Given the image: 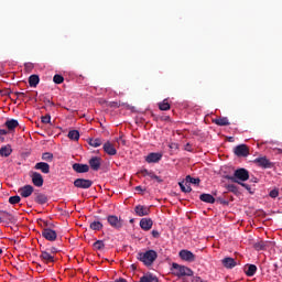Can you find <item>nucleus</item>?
Listing matches in <instances>:
<instances>
[{
	"instance_id": "nucleus-1",
	"label": "nucleus",
	"mask_w": 282,
	"mask_h": 282,
	"mask_svg": "<svg viewBox=\"0 0 282 282\" xmlns=\"http://www.w3.org/2000/svg\"><path fill=\"white\" fill-rule=\"evenodd\" d=\"M226 180H230L235 184H241L242 182H248L250 180V172L248 170L241 167L234 172V175L225 176Z\"/></svg>"
},
{
	"instance_id": "nucleus-2",
	"label": "nucleus",
	"mask_w": 282,
	"mask_h": 282,
	"mask_svg": "<svg viewBox=\"0 0 282 282\" xmlns=\"http://www.w3.org/2000/svg\"><path fill=\"white\" fill-rule=\"evenodd\" d=\"M137 259L144 263V265H153L155 259H158V252H155V250L140 252L138 253Z\"/></svg>"
},
{
	"instance_id": "nucleus-3",
	"label": "nucleus",
	"mask_w": 282,
	"mask_h": 282,
	"mask_svg": "<svg viewBox=\"0 0 282 282\" xmlns=\"http://www.w3.org/2000/svg\"><path fill=\"white\" fill-rule=\"evenodd\" d=\"M178 257H180L181 261H184V263H195V261L197 259V256H195V253H193L188 249H182L178 252Z\"/></svg>"
},
{
	"instance_id": "nucleus-4",
	"label": "nucleus",
	"mask_w": 282,
	"mask_h": 282,
	"mask_svg": "<svg viewBox=\"0 0 282 282\" xmlns=\"http://www.w3.org/2000/svg\"><path fill=\"white\" fill-rule=\"evenodd\" d=\"M194 272L193 269L177 264V279H183V281L186 279V276H193Z\"/></svg>"
},
{
	"instance_id": "nucleus-5",
	"label": "nucleus",
	"mask_w": 282,
	"mask_h": 282,
	"mask_svg": "<svg viewBox=\"0 0 282 282\" xmlns=\"http://www.w3.org/2000/svg\"><path fill=\"white\" fill-rule=\"evenodd\" d=\"M107 221L110 224L111 228H115L116 230H120V228H122L124 225V221L116 215L108 216Z\"/></svg>"
},
{
	"instance_id": "nucleus-6",
	"label": "nucleus",
	"mask_w": 282,
	"mask_h": 282,
	"mask_svg": "<svg viewBox=\"0 0 282 282\" xmlns=\"http://www.w3.org/2000/svg\"><path fill=\"white\" fill-rule=\"evenodd\" d=\"M94 185V182L91 180H87V178H77L74 181V186L76 188H91V186Z\"/></svg>"
},
{
	"instance_id": "nucleus-7",
	"label": "nucleus",
	"mask_w": 282,
	"mask_h": 282,
	"mask_svg": "<svg viewBox=\"0 0 282 282\" xmlns=\"http://www.w3.org/2000/svg\"><path fill=\"white\" fill-rule=\"evenodd\" d=\"M253 164L260 166V169H272V162L267 156H260L253 160Z\"/></svg>"
},
{
	"instance_id": "nucleus-8",
	"label": "nucleus",
	"mask_w": 282,
	"mask_h": 282,
	"mask_svg": "<svg viewBox=\"0 0 282 282\" xmlns=\"http://www.w3.org/2000/svg\"><path fill=\"white\" fill-rule=\"evenodd\" d=\"M42 237H44V239H46V241H56L58 235L56 234L55 230H53L51 228H44L42 230Z\"/></svg>"
},
{
	"instance_id": "nucleus-9",
	"label": "nucleus",
	"mask_w": 282,
	"mask_h": 282,
	"mask_svg": "<svg viewBox=\"0 0 282 282\" xmlns=\"http://www.w3.org/2000/svg\"><path fill=\"white\" fill-rule=\"evenodd\" d=\"M235 155L238 158H248L250 155V150H248V145L240 144L235 148Z\"/></svg>"
},
{
	"instance_id": "nucleus-10",
	"label": "nucleus",
	"mask_w": 282,
	"mask_h": 282,
	"mask_svg": "<svg viewBox=\"0 0 282 282\" xmlns=\"http://www.w3.org/2000/svg\"><path fill=\"white\" fill-rule=\"evenodd\" d=\"M31 180H32L33 186H36L37 188H41V186H43V184L45 182L43 180V175L39 172H33L31 174Z\"/></svg>"
},
{
	"instance_id": "nucleus-11",
	"label": "nucleus",
	"mask_w": 282,
	"mask_h": 282,
	"mask_svg": "<svg viewBox=\"0 0 282 282\" xmlns=\"http://www.w3.org/2000/svg\"><path fill=\"white\" fill-rule=\"evenodd\" d=\"M160 160H162V153H158V152L149 153L145 156V162H148V164H155L160 162Z\"/></svg>"
},
{
	"instance_id": "nucleus-12",
	"label": "nucleus",
	"mask_w": 282,
	"mask_h": 282,
	"mask_svg": "<svg viewBox=\"0 0 282 282\" xmlns=\"http://www.w3.org/2000/svg\"><path fill=\"white\" fill-rule=\"evenodd\" d=\"M134 213L138 217H147V215H150L151 209L144 205H137L134 207Z\"/></svg>"
},
{
	"instance_id": "nucleus-13",
	"label": "nucleus",
	"mask_w": 282,
	"mask_h": 282,
	"mask_svg": "<svg viewBox=\"0 0 282 282\" xmlns=\"http://www.w3.org/2000/svg\"><path fill=\"white\" fill-rule=\"evenodd\" d=\"M221 263L224 265V268H226L227 270H232V268H237V261L235 260V258H224L221 260Z\"/></svg>"
},
{
	"instance_id": "nucleus-14",
	"label": "nucleus",
	"mask_w": 282,
	"mask_h": 282,
	"mask_svg": "<svg viewBox=\"0 0 282 282\" xmlns=\"http://www.w3.org/2000/svg\"><path fill=\"white\" fill-rule=\"evenodd\" d=\"M102 159L99 156H94L88 161V164L93 171H100V164Z\"/></svg>"
},
{
	"instance_id": "nucleus-15",
	"label": "nucleus",
	"mask_w": 282,
	"mask_h": 282,
	"mask_svg": "<svg viewBox=\"0 0 282 282\" xmlns=\"http://www.w3.org/2000/svg\"><path fill=\"white\" fill-rule=\"evenodd\" d=\"M21 197H30L34 193V187L32 185H24L19 188Z\"/></svg>"
},
{
	"instance_id": "nucleus-16",
	"label": "nucleus",
	"mask_w": 282,
	"mask_h": 282,
	"mask_svg": "<svg viewBox=\"0 0 282 282\" xmlns=\"http://www.w3.org/2000/svg\"><path fill=\"white\" fill-rule=\"evenodd\" d=\"M104 151H105V153H107V155H117L118 154V150H116V147H113V144L109 141H107L104 144Z\"/></svg>"
},
{
	"instance_id": "nucleus-17",
	"label": "nucleus",
	"mask_w": 282,
	"mask_h": 282,
	"mask_svg": "<svg viewBox=\"0 0 282 282\" xmlns=\"http://www.w3.org/2000/svg\"><path fill=\"white\" fill-rule=\"evenodd\" d=\"M73 171H75L76 173H89V165L80 164V163H74L73 164Z\"/></svg>"
},
{
	"instance_id": "nucleus-18",
	"label": "nucleus",
	"mask_w": 282,
	"mask_h": 282,
	"mask_svg": "<svg viewBox=\"0 0 282 282\" xmlns=\"http://www.w3.org/2000/svg\"><path fill=\"white\" fill-rule=\"evenodd\" d=\"M140 227L142 230H151L153 228V220L151 218H142L140 220Z\"/></svg>"
},
{
	"instance_id": "nucleus-19",
	"label": "nucleus",
	"mask_w": 282,
	"mask_h": 282,
	"mask_svg": "<svg viewBox=\"0 0 282 282\" xmlns=\"http://www.w3.org/2000/svg\"><path fill=\"white\" fill-rule=\"evenodd\" d=\"M34 169L36 171H41L45 175H47V173H50V164L46 163V162H39V163H36Z\"/></svg>"
},
{
	"instance_id": "nucleus-20",
	"label": "nucleus",
	"mask_w": 282,
	"mask_h": 282,
	"mask_svg": "<svg viewBox=\"0 0 282 282\" xmlns=\"http://www.w3.org/2000/svg\"><path fill=\"white\" fill-rule=\"evenodd\" d=\"M12 155V145L7 144L0 148V158H10Z\"/></svg>"
},
{
	"instance_id": "nucleus-21",
	"label": "nucleus",
	"mask_w": 282,
	"mask_h": 282,
	"mask_svg": "<svg viewBox=\"0 0 282 282\" xmlns=\"http://www.w3.org/2000/svg\"><path fill=\"white\" fill-rule=\"evenodd\" d=\"M140 280L141 282H160L158 275H154L153 273H147L143 276H141Z\"/></svg>"
},
{
	"instance_id": "nucleus-22",
	"label": "nucleus",
	"mask_w": 282,
	"mask_h": 282,
	"mask_svg": "<svg viewBox=\"0 0 282 282\" xmlns=\"http://www.w3.org/2000/svg\"><path fill=\"white\" fill-rule=\"evenodd\" d=\"M200 202H204L205 204H215L216 199L213 195L203 193L199 195Z\"/></svg>"
},
{
	"instance_id": "nucleus-23",
	"label": "nucleus",
	"mask_w": 282,
	"mask_h": 282,
	"mask_svg": "<svg viewBox=\"0 0 282 282\" xmlns=\"http://www.w3.org/2000/svg\"><path fill=\"white\" fill-rule=\"evenodd\" d=\"M213 122L218 127H228L230 124L228 117H220V118L214 119Z\"/></svg>"
},
{
	"instance_id": "nucleus-24",
	"label": "nucleus",
	"mask_w": 282,
	"mask_h": 282,
	"mask_svg": "<svg viewBox=\"0 0 282 282\" xmlns=\"http://www.w3.org/2000/svg\"><path fill=\"white\" fill-rule=\"evenodd\" d=\"M245 274L247 276H254V274H257V265L254 264L245 265Z\"/></svg>"
},
{
	"instance_id": "nucleus-25",
	"label": "nucleus",
	"mask_w": 282,
	"mask_h": 282,
	"mask_svg": "<svg viewBox=\"0 0 282 282\" xmlns=\"http://www.w3.org/2000/svg\"><path fill=\"white\" fill-rule=\"evenodd\" d=\"M40 259H42L44 263H54V256L50 254L47 251H42Z\"/></svg>"
},
{
	"instance_id": "nucleus-26",
	"label": "nucleus",
	"mask_w": 282,
	"mask_h": 282,
	"mask_svg": "<svg viewBox=\"0 0 282 282\" xmlns=\"http://www.w3.org/2000/svg\"><path fill=\"white\" fill-rule=\"evenodd\" d=\"M4 126L9 131H14L17 127H19V121L17 119H9L4 122Z\"/></svg>"
},
{
	"instance_id": "nucleus-27",
	"label": "nucleus",
	"mask_w": 282,
	"mask_h": 282,
	"mask_svg": "<svg viewBox=\"0 0 282 282\" xmlns=\"http://www.w3.org/2000/svg\"><path fill=\"white\" fill-rule=\"evenodd\" d=\"M178 186H180L182 193H191L193 191V188H191L189 183H187L186 178H185V181L178 182Z\"/></svg>"
},
{
	"instance_id": "nucleus-28",
	"label": "nucleus",
	"mask_w": 282,
	"mask_h": 282,
	"mask_svg": "<svg viewBox=\"0 0 282 282\" xmlns=\"http://www.w3.org/2000/svg\"><path fill=\"white\" fill-rule=\"evenodd\" d=\"M39 83H41V78L39 77V75H31L29 77L30 87H36Z\"/></svg>"
},
{
	"instance_id": "nucleus-29",
	"label": "nucleus",
	"mask_w": 282,
	"mask_h": 282,
	"mask_svg": "<svg viewBox=\"0 0 282 282\" xmlns=\"http://www.w3.org/2000/svg\"><path fill=\"white\" fill-rule=\"evenodd\" d=\"M89 147H94V149H98V147L102 145V140L100 138L97 139H88Z\"/></svg>"
},
{
	"instance_id": "nucleus-30",
	"label": "nucleus",
	"mask_w": 282,
	"mask_h": 282,
	"mask_svg": "<svg viewBox=\"0 0 282 282\" xmlns=\"http://www.w3.org/2000/svg\"><path fill=\"white\" fill-rule=\"evenodd\" d=\"M253 248H254V250H258V251H260V250H267V248H268V242H265V241H263V240H260V241H258V242H254Z\"/></svg>"
},
{
	"instance_id": "nucleus-31",
	"label": "nucleus",
	"mask_w": 282,
	"mask_h": 282,
	"mask_svg": "<svg viewBox=\"0 0 282 282\" xmlns=\"http://www.w3.org/2000/svg\"><path fill=\"white\" fill-rule=\"evenodd\" d=\"M187 180V184H193L194 186H199V183L202 182V180H199V177H192L191 175H187L186 178Z\"/></svg>"
},
{
	"instance_id": "nucleus-32",
	"label": "nucleus",
	"mask_w": 282,
	"mask_h": 282,
	"mask_svg": "<svg viewBox=\"0 0 282 282\" xmlns=\"http://www.w3.org/2000/svg\"><path fill=\"white\" fill-rule=\"evenodd\" d=\"M36 204H47V196L45 194H37L35 196Z\"/></svg>"
},
{
	"instance_id": "nucleus-33",
	"label": "nucleus",
	"mask_w": 282,
	"mask_h": 282,
	"mask_svg": "<svg viewBox=\"0 0 282 282\" xmlns=\"http://www.w3.org/2000/svg\"><path fill=\"white\" fill-rule=\"evenodd\" d=\"M68 138H69V140H75V141H77V140L80 139V132H78V130H70V131L68 132Z\"/></svg>"
},
{
	"instance_id": "nucleus-34",
	"label": "nucleus",
	"mask_w": 282,
	"mask_h": 282,
	"mask_svg": "<svg viewBox=\"0 0 282 282\" xmlns=\"http://www.w3.org/2000/svg\"><path fill=\"white\" fill-rule=\"evenodd\" d=\"M159 109L161 111H169V109H171V104H169V100L164 99L162 102L159 104Z\"/></svg>"
},
{
	"instance_id": "nucleus-35",
	"label": "nucleus",
	"mask_w": 282,
	"mask_h": 282,
	"mask_svg": "<svg viewBox=\"0 0 282 282\" xmlns=\"http://www.w3.org/2000/svg\"><path fill=\"white\" fill-rule=\"evenodd\" d=\"M42 160L45 162H52V160H54V154L52 152H44L42 154Z\"/></svg>"
},
{
	"instance_id": "nucleus-36",
	"label": "nucleus",
	"mask_w": 282,
	"mask_h": 282,
	"mask_svg": "<svg viewBox=\"0 0 282 282\" xmlns=\"http://www.w3.org/2000/svg\"><path fill=\"white\" fill-rule=\"evenodd\" d=\"M91 230H102V223L100 221H93L90 223Z\"/></svg>"
},
{
	"instance_id": "nucleus-37",
	"label": "nucleus",
	"mask_w": 282,
	"mask_h": 282,
	"mask_svg": "<svg viewBox=\"0 0 282 282\" xmlns=\"http://www.w3.org/2000/svg\"><path fill=\"white\" fill-rule=\"evenodd\" d=\"M64 80H65V78L58 74L54 75V77H53V82L55 83V85H61L64 83Z\"/></svg>"
},
{
	"instance_id": "nucleus-38",
	"label": "nucleus",
	"mask_w": 282,
	"mask_h": 282,
	"mask_svg": "<svg viewBox=\"0 0 282 282\" xmlns=\"http://www.w3.org/2000/svg\"><path fill=\"white\" fill-rule=\"evenodd\" d=\"M94 248H96V250H104L105 242L102 240H97L96 242H94Z\"/></svg>"
},
{
	"instance_id": "nucleus-39",
	"label": "nucleus",
	"mask_w": 282,
	"mask_h": 282,
	"mask_svg": "<svg viewBox=\"0 0 282 282\" xmlns=\"http://www.w3.org/2000/svg\"><path fill=\"white\" fill-rule=\"evenodd\" d=\"M19 202H21V196L19 195L9 197V204L14 205V204H19Z\"/></svg>"
},
{
	"instance_id": "nucleus-40",
	"label": "nucleus",
	"mask_w": 282,
	"mask_h": 282,
	"mask_svg": "<svg viewBox=\"0 0 282 282\" xmlns=\"http://www.w3.org/2000/svg\"><path fill=\"white\" fill-rule=\"evenodd\" d=\"M227 191H229V193H235V194L239 193V189L236 187L235 184L227 185Z\"/></svg>"
},
{
	"instance_id": "nucleus-41",
	"label": "nucleus",
	"mask_w": 282,
	"mask_h": 282,
	"mask_svg": "<svg viewBox=\"0 0 282 282\" xmlns=\"http://www.w3.org/2000/svg\"><path fill=\"white\" fill-rule=\"evenodd\" d=\"M41 120H42L43 124H50V122H52V116H50V115L43 116L41 118Z\"/></svg>"
},
{
	"instance_id": "nucleus-42",
	"label": "nucleus",
	"mask_w": 282,
	"mask_h": 282,
	"mask_svg": "<svg viewBox=\"0 0 282 282\" xmlns=\"http://www.w3.org/2000/svg\"><path fill=\"white\" fill-rule=\"evenodd\" d=\"M150 180H156V182L160 184L162 183V178H160V176L155 175V173H150Z\"/></svg>"
},
{
	"instance_id": "nucleus-43",
	"label": "nucleus",
	"mask_w": 282,
	"mask_h": 282,
	"mask_svg": "<svg viewBox=\"0 0 282 282\" xmlns=\"http://www.w3.org/2000/svg\"><path fill=\"white\" fill-rule=\"evenodd\" d=\"M269 196L272 197V199H275V197H279V189H272L269 193Z\"/></svg>"
},
{
	"instance_id": "nucleus-44",
	"label": "nucleus",
	"mask_w": 282,
	"mask_h": 282,
	"mask_svg": "<svg viewBox=\"0 0 282 282\" xmlns=\"http://www.w3.org/2000/svg\"><path fill=\"white\" fill-rule=\"evenodd\" d=\"M216 202H218L219 204H223V206H228V200H226V199H224V198H221V197H218V198L216 199Z\"/></svg>"
},
{
	"instance_id": "nucleus-45",
	"label": "nucleus",
	"mask_w": 282,
	"mask_h": 282,
	"mask_svg": "<svg viewBox=\"0 0 282 282\" xmlns=\"http://www.w3.org/2000/svg\"><path fill=\"white\" fill-rule=\"evenodd\" d=\"M169 148H170L171 151H173V150L177 151V144L176 143H170Z\"/></svg>"
},
{
	"instance_id": "nucleus-46",
	"label": "nucleus",
	"mask_w": 282,
	"mask_h": 282,
	"mask_svg": "<svg viewBox=\"0 0 282 282\" xmlns=\"http://www.w3.org/2000/svg\"><path fill=\"white\" fill-rule=\"evenodd\" d=\"M14 96H17V98H25V93H19V91H15L14 93Z\"/></svg>"
},
{
	"instance_id": "nucleus-47",
	"label": "nucleus",
	"mask_w": 282,
	"mask_h": 282,
	"mask_svg": "<svg viewBox=\"0 0 282 282\" xmlns=\"http://www.w3.org/2000/svg\"><path fill=\"white\" fill-rule=\"evenodd\" d=\"M152 237H154V239H158L160 237V231L152 230Z\"/></svg>"
},
{
	"instance_id": "nucleus-48",
	"label": "nucleus",
	"mask_w": 282,
	"mask_h": 282,
	"mask_svg": "<svg viewBox=\"0 0 282 282\" xmlns=\"http://www.w3.org/2000/svg\"><path fill=\"white\" fill-rule=\"evenodd\" d=\"M240 186H242V188H246L247 191H250V185L246 184V183H239Z\"/></svg>"
},
{
	"instance_id": "nucleus-49",
	"label": "nucleus",
	"mask_w": 282,
	"mask_h": 282,
	"mask_svg": "<svg viewBox=\"0 0 282 282\" xmlns=\"http://www.w3.org/2000/svg\"><path fill=\"white\" fill-rule=\"evenodd\" d=\"M151 173H152V172H149L148 170H144V171L142 172V174H143L144 177H150Z\"/></svg>"
},
{
	"instance_id": "nucleus-50",
	"label": "nucleus",
	"mask_w": 282,
	"mask_h": 282,
	"mask_svg": "<svg viewBox=\"0 0 282 282\" xmlns=\"http://www.w3.org/2000/svg\"><path fill=\"white\" fill-rule=\"evenodd\" d=\"M110 107H116V108H118V107H120V104H118V101H111V102H110Z\"/></svg>"
},
{
	"instance_id": "nucleus-51",
	"label": "nucleus",
	"mask_w": 282,
	"mask_h": 282,
	"mask_svg": "<svg viewBox=\"0 0 282 282\" xmlns=\"http://www.w3.org/2000/svg\"><path fill=\"white\" fill-rule=\"evenodd\" d=\"M0 135H8V130L0 129Z\"/></svg>"
},
{
	"instance_id": "nucleus-52",
	"label": "nucleus",
	"mask_w": 282,
	"mask_h": 282,
	"mask_svg": "<svg viewBox=\"0 0 282 282\" xmlns=\"http://www.w3.org/2000/svg\"><path fill=\"white\" fill-rule=\"evenodd\" d=\"M113 282H128V281L124 278H119V279L115 280Z\"/></svg>"
},
{
	"instance_id": "nucleus-53",
	"label": "nucleus",
	"mask_w": 282,
	"mask_h": 282,
	"mask_svg": "<svg viewBox=\"0 0 282 282\" xmlns=\"http://www.w3.org/2000/svg\"><path fill=\"white\" fill-rule=\"evenodd\" d=\"M185 151H191V143H187V144L185 145Z\"/></svg>"
},
{
	"instance_id": "nucleus-54",
	"label": "nucleus",
	"mask_w": 282,
	"mask_h": 282,
	"mask_svg": "<svg viewBox=\"0 0 282 282\" xmlns=\"http://www.w3.org/2000/svg\"><path fill=\"white\" fill-rule=\"evenodd\" d=\"M135 191L142 192V191H144V189L142 188V186H137V187H135Z\"/></svg>"
},
{
	"instance_id": "nucleus-55",
	"label": "nucleus",
	"mask_w": 282,
	"mask_h": 282,
	"mask_svg": "<svg viewBox=\"0 0 282 282\" xmlns=\"http://www.w3.org/2000/svg\"><path fill=\"white\" fill-rule=\"evenodd\" d=\"M172 268H174V270H177V263L174 262V263L172 264Z\"/></svg>"
},
{
	"instance_id": "nucleus-56",
	"label": "nucleus",
	"mask_w": 282,
	"mask_h": 282,
	"mask_svg": "<svg viewBox=\"0 0 282 282\" xmlns=\"http://www.w3.org/2000/svg\"><path fill=\"white\" fill-rule=\"evenodd\" d=\"M0 142H6V138H3V135H0Z\"/></svg>"
},
{
	"instance_id": "nucleus-57",
	"label": "nucleus",
	"mask_w": 282,
	"mask_h": 282,
	"mask_svg": "<svg viewBox=\"0 0 282 282\" xmlns=\"http://www.w3.org/2000/svg\"><path fill=\"white\" fill-rule=\"evenodd\" d=\"M4 96H10V93H8V91H7V93H4Z\"/></svg>"
},
{
	"instance_id": "nucleus-58",
	"label": "nucleus",
	"mask_w": 282,
	"mask_h": 282,
	"mask_svg": "<svg viewBox=\"0 0 282 282\" xmlns=\"http://www.w3.org/2000/svg\"><path fill=\"white\" fill-rule=\"evenodd\" d=\"M3 214H4V215H9V217H10V214H9L8 212H3Z\"/></svg>"
},
{
	"instance_id": "nucleus-59",
	"label": "nucleus",
	"mask_w": 282,
	"mask_h": 282,
	"mask_svg": "<svg viewBox=\"0 0 282 282\" xmlns=\"http://www.w3.org/2000/svg\"><path fill=\"white\" fill-rule=\"evenodd\" d=\"M0 254H3V249L0 248Z\"/></svg>"
},
{
	"instance_id": "nucleus-60",
	"label": "nucleus",
	"mask_w": 282,
	"mask_h": 282,
	"mask_svg": "<svg viewBox=\"0 0 282 282\" xmlns=\"http://www.w3.org/2000/svg\"><path fill=\"white\" fill-rule=\"evenodd\" d=\"M251 182H257V178L251 180Z\"/></svg>"
},
{
	"instance_id": "nucleus-61",
	"label": "nucleus",
	"mask_w": 282,
	"mask_h": 282,
	"mask_svg": "<svg viewBox=\"0 0 282 282\" xmlns=\"http://www.w3.org/2000/svg\"><path fill=\"white\" fill-rule=\"evenodd\" d=\"M3 221V219L0 217V224Z\"/></svg>"
},
{
	"instance_id": "nucleus-62",
	"label": "nucleus",
	"mask_w": 282,
	"mask_h": 282,
	"mask_svg": "<svg viewBox=\"0 0 282 282\" xmlns=\"http://www.w3.org/2000/svg\"><path fill=\"white\" fill-rule=\"evenodd\" d=\"M44 225H45V226H47V224H46V223H44Z\"/></svg>"
},
{
	"instance_id": "nucleus-63",
	"label": "nucleus",
	"mask_w": 282,
	"mask_h": 282,
	"mask_svg": "<svg viewBox=\"0 0 282 282\" xmlns=\"http://www.w3.org/2000/svg\"><path fill=\"white\" fill-rule=\"evenodd\" d=\"M122 144H124V141H122Z\"/></svg>"
},
{
	"instance_id": "nucleus-64",
	"label": "nucleus",
	"mask_w": 282,
	"mask_h": 282,
	"mask_svg": "<svg viewBox=\"0 0 282 282\" xmlns=\"http://www.w3.org/2000/svg\"><path fill=\"white\" fill-rule=\"evenodd\" d=\"M280 153H282V150H280Z\"/></svg>"
}]
</instances>
